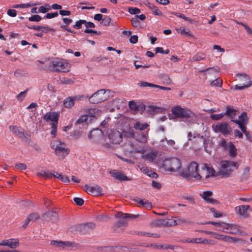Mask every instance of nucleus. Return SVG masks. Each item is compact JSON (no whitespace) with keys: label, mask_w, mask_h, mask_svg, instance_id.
I'll return each mask as SVG.
<instances>
[{"label":"nucleus","mask_w":252,"mask_h":252,"mask_svg":"<svg viewBox=\"0 0 252 252\" xmlns=\"http://www.w3.org/2000/svg\"><path fill=\"white\" fill-rule=\"evenodd\" d=\"M86 23V20H79L75 22V25L73 26L74 28L76 29H80L81 28L82 25Z\"/></svg>","instance_id":"nucleus-43"},{"label":"nucleus","mask_w":252,"mask_h":252,"mask_svg":"<svg viewBox=\"0 0 252 252\" xmlns=\"http://www.w3.org/2000/svg\"><path fill=\"white\" fill-rule=\"evenodd\" d=\"M41 19V17L38 15H34L29 18V20L30 21L39 22Z\"/></svg>","instance_id":"nucleus-51"},{"label":"nucleus","mask_w":252,"mask_h":252,"mask_svg":"<svg viewBox=\"0 0 252 252\" xmlns=\"http://www.w3.org/2000/svg\"><path fill=\"white\" fill-rule=\"evenodd\" d=\"M59 14L62 16H68L71 14V12L68 10H60L59 11Z\"/></svg>","instance_id":"nucleus-63"},{"label":"nucleus","mask_w":252,"mask_h":252,"mask_svg":"<svg viewBox=\"0 0 252 252\" xmlns=\"http://www.w3.org/2000/svg\"><path fill=\"white\" fill-rule=\"evenodd\" d=\"M138 39V37L137 35H133L130 37V38L129 39V41L130 43L134 44L137 42Z\"/></svg>","instance_id":"nucleus-62"},{"label":"nucleus","mask_w":252,"mask_h":252,"mask_svg":"<svg viewBox=\"0 0 252 252\" xmlns=\"http://www.w3.org/2000/svg\"><path fill=\"white\" fill-rule=\"evenodd\" d=\"M177 224L182 225L185 224L186 225H191L193 223L191 221L187 220L184 218H177Z\"/></svg>","instance_id":"nucleus-35"},{"label":"nucleus","mask_w":252,"mask_h":252,"mask_svg":"<svg viewBox=\"0 0 252 252\" xmlns=\"http://www.w3.org/2000/svg\"><path fill=\"white\" fill-rule=\"evenodd\" d=\"M171 112L176 118L185 119L189 122H192L196 120V115L194 112L189 109L184 108L180 106L173 107Z\"/></svg>","instance_id":"nucleus-2"},{"label":"nucleus","mask_w":252,"mask_h":252,"mask_svg":"<svg viewBox=\"0 0 252 252\" xmlns=\"http://www.w3.org/2000/svg\"><path fill=\"white\" fill-rule=\"evenodd\" d=\"M28 217L30 219L31 221H35L39 219L40 216L39 215L36 213H32L28 216Z\"/></svg>","instance_id":"nucleus-48"},{"label":"nucleus","mask_w":252,"mask_h":252,"mask_svg":"<svg viewBox=\"0 0 252 252\" xmlns=\"http://www.w3.org/2000/svg\"><path fill=\"white\" fill-rule=\"evenodd\" d=\"M95 226V224L94 222H90L81 224L80 227L81 228L84 229L85 231H88L90 229H94Z\"/></svg>","instance_id":"nucleus-33"},{"label":"nucleus","mask_w":252,"mask_h":252,"mask_svg":"<svg viewBox=\"0 0 252 252\" xmlns=\"http://www.w3.org/2000/svg\"><path fill=\"white\" fill-rule=\"evenodd\" d=\"M58 16V13L57 12H54V13H47L45 17L47 19H52L55 17H56Z\"/></svg>","instance_id":"nucleus-56"},{"label":"nucleus","mask_w":252,"mask_h":252,"mask_svg":"<svg viewBox=\"0 0 252 252\" xmlns=\"http://www.w3.org/2000/svg\"><path fill=\"white\" fill-rule=\"evenodd\" d=\"M50 245L57 248L60 250H63L66 248L72 247L73 243L69 241H63L52 240L50 242Z\"/></svg>","instance_id":"nucleus-17"},{"label":"nucleus","mask_w":252,"mask_h":252,"mask_svg":"<svg viewBox=\"0 0 252 252\" xmlns=\"http://www.w3.org/2000/svg\"><path fill=\"white\" fill-rule=\"evenodd\" d=\"M129 135L133 138H135L136 140L142 144H146L148 141V132H139L137 135L134 136V133L133 129L130 128L129 130Z\"/></svg>","instance_id":"nucleus-16"},{"label":"nucleus","mask_w":252,"mask_h":252,"mask_svg":"<svg viewBox=\"0 0 252 252\" xmlns=\"http://www.w3.org/2000/svg\"><path fill=\"white\" fill-rule=\"evenodd\" d=\"M219 146L224 150H226L228 147V142H227L226 139L222 138L219 143Z\"/></svg>","instance_id":"nucleus-42"},{"label":"nucleus","mask_w":252,"mask_h":252,"mask_svg":"<svg viewBox=\"0 0 252 252\" xmlns=\"http://www.w3.org/2000/svg\"><path fill=\"white\" fill-rule=\"evenodd\" d=\"M95 109H90L87 110V116L89 117H94Z\"/></svg>","instance_id":"nucleus-64"},{"label":"nucleus","mask_w":252,"mask_h":252,"mask_svg":"<svg viewBox=\"0 0 252 252\" xmlns=\"http://www.w3.org/2000/svg\"><path fill=\"white\" fill-rule=\"evenodd\" d=\"M36 4H31L30 3H26V4H15L13 5V7L15 8H27V7H30L33 5H36Z\"/></svg>","instance_id":"nucleus-41"},{"label":"nucleus","mask_w":252,"mask_h":252,"mask_svg":"<svg viewBox=\"0 0 252 252\" xmlns=\"http://www.w3.org/2000/svg\"><path fill=\"white\" fill-rule=\"evenodd\" d=\"M217 240L221 241L224 242H228V243H237V242H242L243 243H245L246 241L245 240H242L239 238H237L236 237H233L229 236L224 235L219 233H216L215 234V237L214 238Z\"/></svg>","instance_id":"nucleus-14"},{"label":"nucleus","mask_w":252,"mask_h":252,"mask_svg":"<svg viewBox=\"0 0 252 252\" xmlns=\"http://www.w3.org/2000/svg\"><path fill=\"white\" fill-rule=\"evenodd\" d=\"M166 227L178 225L177 219L176 220L166 219Z\"/></svg>","instance_id":"nucleus-44"},{"label":"nucleus","mask_w":252,"mask_h":252,"mask_svg":"<svg viewBox=\"0 0 252 252\" xmlns=\"http://www.w3.org/2000/svg\"><path fill=\"white\" fill-rule=\"evenodd\" d=\"M213 128L215 132H220L223 135L229 134L231 132V128L229 125L225 122L218 123L213 126Z\"/></svg>","instance_id":"nucleus-11"},{"label":"nucleus","mask_w":252,"mask_h":252,"mask_svg":"<svg viewBox=\"0 0 252 252\" xmlns=\"http://www.w3.org/2000/svg\"><path fill=\"white\" fill-rule=\"evenodd\" d=\"M234 123L238 124L239 127L241 128L242 127H246V125L248 122V118L246 112H243L239 117V119L233 121Z\"/></svg>","instance_id":"nucleus-20"},{"label":"nucleus","mask_w":252,"mask_h":252,"mask_svg":"<svg viewBox=\"0 0 252 252\" xmlns=\"http://www.w3.org/2000/svg\"><path fill=\"white\" fill-rule=\"evenodd\" d=\"M138 85L141 87H150L155 88L156 86L155 84L151 83H148L147 82H141L138 83Z\"/></svg>","instance_id":"nucleus-47"},{"label":"nucleus","mask_w":252,"mask_h":252,"mask_svg":"<svg viewBox=\"0 0 252 252\" xmlns=\"http://www.w3.org/2000/svg\"><path fill=\"white\" fill-rule=\"evenodd\" d=\"M25 73L24 70L21 69H18L16 70L14 72V75L16 77H19L22 75H25Z\"/></svg>","instance_id":"nucleus-59"},{"label":"nucleus","mask_w":252,"mask_h":252,"mask_svg":"<svg viewBox=\"0 0 252 252\" xmlns=\"http://www.w3.org/2000/svg\"><path fill=\"white\" fill-rule=\"evenodd\" d=\"M54 177L59 179L66 184L70 183V180L67 176H63L61 173H59L57 172H55Z\"/></svg>","instance_id":"nucleus-28"},{"label":"nucleus","mask_w":252,"mask_h":252,"mask_svg":"<svg viewBox=\"0 0 252 252\" xmlns=\"http://www.w3.org/2000/svg\"><path fill=\"white\" fill-rule=\"evenodd\" d=\"M128 12L131 14H135L137 13H139L140 12V10L138 8H133V7H129L128 8Z\"/></svg>","instance_id":"nucleus-52"},{"label":"nucleus","mask_w":252,"mask_h":252,"mask_svg":"<svg viewBox=\"0 0 252 252\" xmlns=\"http://www.w3.org/2000/svg\"><path fill=\"white\" fill-rule=\"evenodd\" d=\"M236 213L243 218H247L249 217V212L252 211L249 205H240L235 208Z\"/></svg>","instance_id":"nucleus-15"},{"label":"nucleus","mask_w":252,"mask_h":252,"mask_svg":"<svg viewBox=\"0 0 252 252\" xmlns=\"http://www.w3.org/2000/svg\"><path fill=\"white\" fill-rule=\"evenodd\" d=\"M52 129L51 131V134L52 137L55 138L57 134L58 123H52L51 124Z\"/></svg>","instance_id":"nucleus-39"},{"label":"nucleus","mask_w":252,"mask_h":252,"mask_svg":"<svg viewBox=\"0 0 252 252\" xmlns=\"http://www.w3.org/2000/svg\"><path fill=\"white\" fill-rule=\"evenodd\" d=\"M166 219H158L155 220L153 224L156 226H163L166 227Z\"/></svg>","instance_id":"nucleus-34"},{"label":"nucleus","mask_w":252,"mask_h":252,"mask_svg":"<svg viewBox=\"0 0 252 252\" xmlns=\"http://www.w3.org/2000/svg\"><path fill=\"white\" fill-rule=\"evenodd\" d=\"M236 110L232 108L227 107L226 111L224 113L225 115H227L230 117H233L235 116Z\"/></svg>","instance_id":"nucleus-36"},{"label":"nucleus","mask_w":252,"mask_h":252,"mask_svg":"<svg viewBox=\"0 0 252 252\" xmlns=\"http://www.w3.org/2000/svg\"><path fill=\"white\" fill-rule=\"evenodd\" d=\"M82 98L83 96H75L73 97H68L64 99L63 101V105L66 108H72L74 105V102L75 100H80Z\"/></svg>","instance_id":"nucleus-21"},{"label":"nucleus","mask_w":252,"mask_h":252,"mask_svg":"<svg viewBox=\"0 0 252 252\" xmlns=\"http://www.w3.org/2000/svg\"><path fill=\"white\" fill-rule=\"evenodd\" d=\"M222 81L221 80L216 79L214 81H213L211 84L212 86L215 87H221L222 85Z\"/></svg>","instance_id":"nucleus-50"},{"label":"nucleus","mask_w":252,"mask_h":252,"mask_svg":"<svg viewBox=\"0 0 252 252\" xmlns=\"http://www.w3.org/2000/svg\"><path fill=\"white\" fill-rule=\"evenodd\" d=\"M51 148L55 154L61 158H64L69 153V150L66 148L65 144L60 141L55 140L51 142Z\"/></svg>","instance_id":"nucleus-7"},{"label":"nucleus","mask_w":252,"mask_h":252,"mask_svg":"<svg viewBox=\"0 0 252 252\" xmlns=\"http://www.w3.org/2000/svg\"><path fill=\"white\" fill-rule=\"evenodd\" d=\"M239 164L237 162L231 160H222L220 162V169L218 175L223 178L230 177L233 172L238 169Z\"/></svg>","instance_id":"nucleus-1"},{"label":"nucleus","mask_w":252,"mask_h":252,"mask_svg":"<svg viewBox=\"0 0 252 252\" xmlns=\"http://www.w3.org/2000/svg\"><path fill=\"white\" fill-rule=\"evenodd\" d=\"M47 217L50 218L53 221H56L58 219V214L54 211H49L45 214Z\"/></svg>","instance_id":"nucleus-32"},{"label":"nucleus","mask_w":252,"mask_h":252,"mask_svg":"<svg viewBox=\"0 0 252 252\" xmlns=\"http://www.w3.org/2000/svg\"><path fill=\"white\" fill-rule=\"evenodd\" d=\"M171 13L173 14H174L177 17L181 18H182V19H184V20H185L186 21H189L190 23H192L193 22V20L187 17L186 16H185V15H184V14H183L182 13H178V12H172Z\"/></svg>","instance_id":"nucleus-40"},{"label":"nucleus","mask_w":252,"mask_h":252,"mask_svg":"<svg viewBox=\"0 0 252 252\" xmlns=\"http://www.w3.org/2000/svg\"><path fill=\"white\" fill-rule=\"evenodd\" d=\"M162 110V108L155 106H149L147 108L148 112L151 114H155L160 112Z\"/></svg>","instance_id":"nucleus-30"},{"label":"nucleus","mask_w":252,"mask_h":252,"mask_svg":"<svg viewBox=\"0 0 252 252\" xmlns=\"http://www.w3.org/2000/svg\"><path fill=\"white\" fill-rule=\"evenodd\" d=\"M28 90L27 89L25 91L21 92L18 95H16V99L19 101H22L24 98L26 96L28 93Z\"/></svg>","instance_id":"nucleus-38"},{"label":"nucleus","mask_w":252,"mask_h":252,"mask_svg":"<svg viewBox=\"0 0 252 252\" xmlns=\"http://www.w3.org/2000/svg\"><path fill=\"white\" fill-rule=\"evenodd\" d=\"M110 174L115 179L119 181H128L129 179L123 173L116 170H112L110 171Z\"/></svg>","instance_id":"nucleus-23"},{"label":"nucleus","mask_w":252,"mask_h":252,"mask_svg":"<svg viewBox=\"0 0 252 252\" xmlns=\"http://www.w3.org/2000/svg\"><path fill=\"white\" fill-rule=\"evenodd\" d=\"M204 58L203 57L201 56L200 54H197L194 56L192 58V61H199L202 60Z\"/></svg>","instance_id":"nucleus-58"},{"label":"nucleus","mask_w":252,"mask_h":252,"mask_svg":"<svg viewBox=\"0 0 252 252\" xmlns=\"http://www.w3.org/2000/svg\"><path fill=\"white\" fill-rule=\"evenodd\" d=\"M149 126V125L147 123H141L139 122H136L134 125L133 127L136 130H143L146 129Z\"/></svg>","instance_id":"nucleus-29"},{"label":"nucleus","mask_w":252,"mask_h":252,"mask_svg":"<svg viewBox=\"0 0 252 252\" xmlns=\"http://www.w3.org/2000/svg\"><path fill=\"white\" fill-rule=\"evenodd\" d=\"M218 70L217 69H214L213 68H207L205 69H202L199 71L200 72L202 73H206V75L208 74H213L218 72Z\"/></svg>","instance_id":"nucleus-37"},{"label":"nucleus","mask_w":252,"mask_h":252,"mask_svg":"<svg viewBox=\"0 0 252 252\" xmlns=\"http://www.w3.org/2000/svg\"><path fill=\"white\" fill-rule=\"evenodd\" d=\"M28 28L31 29H34L36 31H40L42 32H47L49 31L52 30L51 29L47 27H41L39 26H28Z\"/></svg>","instance_id":"nucleus-31"},{"label":"nucleus","mask_w":252,"mask_h":252,"mask_svg":"<svg viewBox=\"0 0 252 252\" xmlns=\"http://www.w3.org/2000/svg\"><path fill=\"white\" fill-rule=\"evenodd\" d=\"M138 216H139V215H132V214H126V213H121V218H123V219L128 218V219H133L136 218Z\"/></svg>","instance_id":"nucleus-45"},{"label":"nucleus","mask_w":252,"mask_h":252,"mask_svg":"<svg viewBox=\"0 0 252 252\" xmlns=\"http://www.w3.org/2000/svg\"><path fill=\"white\" fill-rule=\"evenodd\" d=\"M43 119L47 122L51 121L52 123H58L59 114L56 112H48L44 115Z\"/></svg>","instance_id":"nucleus-22"},{"label":"nucleus","mask_w":252,"mask_h":252,"mask_svg":"<svg viewBox=\"0 0 252 252\" xmlns=\"http://www.w3.org/2000/svg\"><path fill=\"white\" fill-rule=\"evenodd\" d=\"M88 120V116L87 115H81L77 121L76 122V124H81L85 122Z\"/></svg>","instance_id":"nucleus-46"},{"label":"nucleus","mask_w":252,"mask_h":252,"mask_svg":"<svg viewBox=\"0 0 252 252\" xmlns=\"http://www.w3.org/2000/svg\"><path fill=\"white\" fill-rule=\"evenodd\" d=\"M152 12L155 15H161V12L158 9V8L155 6L152 9Z\"/></svg>","instance_id":"nucleus-57"},{"label":"nucleus","mask_w":252,"mask_h":252,"mask_svg":"<svg viewBox=\"0 0 252 252\" xmlns=\"http://www.w3.org/2000/svg\"><path fill=\"white\" fill-rule=\"evenodd\" d=\"M241 129L242 130V132L244 133L247 138L250 141H252V136L249 134V133L247 132L246 127H241Z\"/></svg>","instance_id":"nucleus-53"},{"label":"nucleus","mask_w":252,"mask_h":252,"mask_svg":"<svg viewBox=\"0 0 252 252\" xmlns=\"http://www.w3.org/2000/svg\"><path fill=\"white\" fill-rule=\"evenodd\" d=\"M158 154V151H153L142 155L141 158L148 162H154L156 161Z\"/></svg>","instance_id":"nucleus-19"},{"label":"nucleus","mask_w":252,"mask_h":252,"mask_svg":"<svg viewBox=\"0 0 252 252\" xmlns=\"http://www.w3.org/2000/svg\"><path fill=\"white\" fill-rule=\"evenodd\" d=\"M108 138L111 143L118 144L122 141L123 135L120 131L116 129H112L108 133Z\"/></svg>","instance_id":"nucleus-12"},{"label":"nucleus","mask_w":252,"mask_h":252,"mask_svg":"<svg viewBox=\"0 0 252 252\" xmlns=\"http://www.w3.org/2000/svg\"><path fill=\"white\" fill-rule=\"evenodd\" d=\"M236 80L241 83L236 85L234 87L235 90L242 91L252 85V81L250 76L245 73H237L236 74Z\"/></svg>","instance_id":"nucleus-5"},{"label":"nucleus","mask_w":252,"mask_h":252,"mask_svg":"<svg viewBox=\"0 0 252 252\" xmlns=\"http://www.w3.org/2000/svg\"><path fill=\"white\" fill-rule=\"evenodd\" d=\"M73 200L75 203L79 206H81L84 204V200L81 198L75 197Z\"/></svg>","instance_id":"nucleus-55"},{"label":"nucleus","mask_w":252,"mask_h":252,"mask_svg":"<svg viewBox=\"0 0 252 252\" xmlns=\"http://www.w3.org/2000/svg\"><path fill=\"white\" fill-rule=\"evenodd\" d=\"M70 68L69 64L65 60L57 59L49 62L44 69L54 71L67 72Z\"/></svg>","instance_id":"nucleus-3"},{"label":"nucleus","mask_w":252,"mask_h":252,"mask_svg":"<svg viewBox=\"0 0 252 252\" xmlns=\"http://www.w3.org/2000/svg\"><path fill=\"white\" fill-rule=\"evenodd\" d=\"M224 115L225 114L222 113L219 114H213L211 115V118L214 120H219L222 119Z\"/></svg>","instance_id":"nucleus-49"},{"label":"nucleus","mask_w":252,"mask_h":252,"mask_svg":"<svg viewBox=\"0 0 252 252\" xmlns=\"http://www.w3.org/2000/svg\"><path fill=\"white\" fill-rule=\"evenodd\" d=\"M216 171L211 166L207 164H204L199 169L197 180L206 179L210 177L215 176Z\"/></svg>","instance_id":"nucleus-9"},{"label":"nucleus","mask_w":252,"mask_h":252,"mask_svg":"<svg viewBox=\"0 0 252 252\" xmlns=\"http://www.w3.org/2000/svg\"><path fill=\"white\" fill-rule=\"evenodd\" d=\"M16 167L21 170H26L27 169V165L25 163H18L16 165Z\"/></svg>","instance_id":"nucleus-60"},{"label":"nucleus","mask_w":252,"mask_h":252,"mask_svg":"<svg viewBox=\"0 0 252 252\" xmlns=\"http://www.w3.org/2000/svg\"><path fill=\"white\" fill-rule=\"evenodd\" d=\"M213 193L211 191H205L200 194V196L207 203L214 204L216 201L215 199L210 198Z\"/></svg>","instance_id":"nucleus-24"},{"label":"nucleus","mask_w":252,"mask_h":252,"mask_svg":"<svg viewBox=\"0 0 252 252\" xmlns=\"http://www.w3.org/2000/svg\"><path fill=\"white\" fill-rule=\"evenodd\" d=\"M110 91L108 90L101 89L89 97V101L93 104H97L109 98Z\"/></svg>","instance_id":"nucleus-8"},{"label":"nucleus","mask_w":252,"mask_h":252,"mask_svg":"<svg viewBox=\"0 0 252 252\" xmlns=\"http://www.w3.org/2000/svg\"><path fill=\"white\" fill-rule=\"evenodd\" d=\"M102 24L104 26H108L110 24L111 19L108 16H105L103 19H102Z\"/></svg>","instance_id":"nucleus-54"},{"label":"nucleus","mask_w":252,"mask_h":252,"mask_svg":"<svg viewBox=\"0 0 252 252\" xmlns=\"http://www.w3.org/2000/svg\"><path fill=\"white\" fill-rule=\"evenodd\" d=\"M89 137L90 139H93L99 145L105 147H109V144L106 142V138L101 130H97L96 131H92Z\"/></svg>","instance_id":"nucleus-10"},{"label":"nucleus","mask_w":252,"mask_h":252,"mask_svg":"<svg viewBox=\"0 0 252 252\" xmlns=\"http://www.w3.org/2000/svg\"><path fill=\"white\" fill-rule=\"evenodd\" d=\"M55 171H50L49 170H42L41 171L37 173L36 175L38 177L43 176L45 178L51 179L53 177H54Z\"/></svg>","instance_id":"nucleus-26"},{"label":"nucleus","mask_w":252,"mask_h":252,"mask_svg":"<svg viewBox=\"0 0 252 252\" xmlns=\"http://www.w3.org/2000/svg\"><path fill=\"white\" fill-rule=\"evenodd\" d=\"M198 164L194 161L190 162L187 167V170L186 172H180V175L187 179H192L197 180L199 169Z\"/></svg>","instance_id":"nucleus-6"},{"label":"nucleus","mask_w":252,"mask_h":252,"mask_svg":"<svg viewBox=\"0 0 252 252\" xmlns=\"http://www.w3.org/2000/svg\"><path fill=\"white\" fill-rule=\"evenodd\" d=\"M162 167L166 171L170 172H180L182 168L181 160L175 157L165 158L163 161Z\"/></svg>","instance_id":"nucleus-4"},{"label":"nucleus","mask_w":252,"mask_h":252,"mask_svg":"<svg viewBox=\"0 0 252 252\" xmlns=\"http://www.w3.org/2000/svg\"><path fill=\"white\" fill-rule=\"evenodd\" d=\"M10 130L19 137L22 138L25 136L24 130L16 126H10Z\"/></svg>","instance_id":"nucleus-25"},{"label":"nucleus","mask_w":252,"mask_h":252,"mask_svg":"<svg viewBox=\"0 0 252 252\" xmlns=\"http://www.w3.org/2000/svg\"><path fill=\"white\" fill-rule=\"evenodd\" d=\"M7 14L11 17H14L17 15V12L15 9H9L7 11Z\"/></svg>","instance_id":"nucleus-61"},{"label":"nucleus","mask_w":252,"mask_h":252,"mask_svg":"<svg viewBox=\"0 0 252 252\" xmlns=\"http://www.w3.org/2000/svg\"><path fill=\"white\" fill-rule=\"evenodd\" d=\"M0 246H7L10 249H15L19 246V240L18 238L4 240L0 242Z\"/></svg>","instance_id":"nucleus-18"},{"label":"nucleus","mask_w":252,"mask_h":252,"mask_svg":"<svg viewBox=\"0 0 252 252\" xmlns=\"http://www.w3.org/2000/svg\"><path fill=\"white\" fill-rule=\"evenodd\" d=\"M226 151L228 152L229 155L231 158H235L237 156V149L231 141L228 142V147Z\"/></svg>","instance_id":"nucleus-27"},{"label":"nucleus","mask_w":252,"mask_h":252,"mask_svg":"<svg viewBox=\"0 0 252 252\" xmlns=\"http://www.w3.org/2000/svg\"><path fill=\"white\" fill-rule=\"evenodd\" d=\"M84 189L89 194L94 196H98L103 194L102 188L97 185L94 186L86 185L84 186Z\"/></svg>","instance_id":"nucleus-13"}]
</instances>
